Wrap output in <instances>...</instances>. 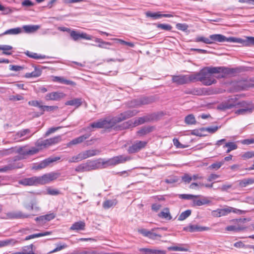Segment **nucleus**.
<instances>
[{
	"instance_id": "17",
	"label": "nucleus",
	"mask_w": 254,
	"mask_h": 254,
	"mask_svg": "<svg viewBox=\"0 0 254 254\" xmlns=\"http://www.w3.org/2000/svg\"><path fill=\"white\" fill-rule=\"evenodd\" d=\"M154 117L153 115H149L142 117H140L134 121V126L144 124L145 122H150L154 119Z\"/></svg>"
},
{
	"instance_id": "2",
	"label": "nucleus",
	"mask_w": 254,
	"mask_h": 254,
	"mask_svg": "<svg viewBox=\"0 0 254 254\" xmlns=\"http://www.w3.org/2000/svg\"><path fill=\"white\" fill-rule=\"evenodd\" d=\"M60 174L57 173H50L46 174L40 177H32L25 178L20 181L19 183L24 186H36L38 185H44L57 179Z\"/></svg>"
},
{
	"instance_id": "50",
	"label": "nucleus",
	"mask_w": 254,
	"mask_h": 254,
	"mask_svg": "<svg viewBox=\"0 0 254 254\" xmlns=\"http://www.w3.org/2000/svg\"><path fill=\"white\" fill-rule=\"evenodd\" d=\"M56 246H57V247L55 249L52 250V251L50 252H49L50 254L54 253L60 251L62 250L63 249H64L67 248V245H66L65 244H57Z\"/></svg>"
},
{
	"instance_id": "35",
	"label": "nucleus",
	"mask_w": 254,
	"mask_h": 254,
	"mask_svg": "<svg viewBox=\"0 0 254 254\" xmlns=\"http://www.w3.org/2000/svg\"><path fill=\"white\" fill-rule=\"evenodd\" d=\"M41 74V71L39 69L37 68L36 67L35 68V70L29 73H26L25 75V77L26 78H31V77H39Z\"/></svg>"
},
{
	"instance_id": "49",
	"label": "nucleus",
	"mask_w": 254,
	"mask_h": 254,
	"mask_svg": "<svg viewBox=\"0 0 254 254\" xmlns=\"http://www.w3.org/2000/svg\"><path fill=\"white\" fill-rule=\"evenodd\" d=\"M152 128L151 127H143L141 129L139 130L137 133L140 135H144L152 131Z\"/></svg>"
},
{
	"instance_id": "55",
	"label": "nucleus",
	"mask_w": 254,
	"mask_h": 254,
	"mask_svg": "<svg viewBox=\"0 0 254 254\" xmlns=\"http://www.w3.org/2000/svg\"><path fill=\"white\" fill-rule=\"evenodd\" d=\"M199 196V195H194L192 194H182L179 195V198L185 199H193V198H197Z\"/></svg>"
},
{
	"instance_id": "40",
	"label": "nucleus",
	"mask_w": 254,
	"mask_h": 254,
	"mask_svg": "<svg viewBox=\"0 0 254 254\" xmlns=\"http://www.w3.org/2000/svg\"><path fill=\"white\" fill-rule=\"evenodd\" d=\"M196 42H203L205 44H212V41H210V38H207L203 36H198L194 40Z\"/></svg>"
},
{
	"instance_id": "38",
	"label": "nucleus",
	"mask_w": 254,
	"mask_h": 254,
	"mask_svg": "<svg viewBox=\"0 0 254 254\" xmlns=\"http://www.w3.org/2000/svg\"><path fill=\"white\" fill-rule=\"evenodd\" d=\"M82 160H84V158L82 153L80 152L77 155L72 156V157L70 158L68 160V161L69 163H76L79 162Z\"/></svg>"
},
{
	"instance_id": "64",
	"label": "nucleus",
	"mask_w": 254,
	"mask_h": 254,
	"mask_svg": "<svg viewBox=\"0 0 254 254\" xmlns=\"http://www.w3.org/2000/svg\"><path fill=\"white\" fill-rule=\"evenodd\" d=\"M176 28L178 30L186 31L188 28V26L186 24L178 23L176 24Z\"/></svg>"
},
{
	"instance_id": "4",
	"label": "nucleus",
	"mask_w": 254,
	"mask_h": 254,
	"mask_svg": "<svg viewBox=\"0 0 254 254\" xmlns=\"http://www.w3.org/2000/svg\"><path fill=\"white\" fill-rule=\"evenodd\" d=\"M101 164L97 161H88L77 166L75 171L77 172H88L100 167Z\"/></svg>"
},
{
	"instance_id": "12",
	"label": "nucleus",
	"mask_w": 254,
	"mask_h": 254,
	"mask_svg": "<svg viewBox=\"0 0 254 254\" xmlns=\"http://www.w3.org/2000/svg\"><path fill=\"white\" fill-rule=\"evenodd\" d=\"M209 228L207 227L200 226L198 225L190 224L188 226L184 228V230L190 233L195 232H201L204 231H208Z\"/></svg>"
},
{
	"instance_id": "21",
	"label": "nucleus",
	"mask_w": 254,
	"mask_h": 254,
	"mask_svg": "<svg viewBox=\"0 0 254 254\" xmlns=\"http://www.w3.org/2000/svg\"><path fill=\"white\" fill-rule=\"evenodd\" d=\"M85 227V223L84 221H80L76 222L74 223L70 227L69 229L70 230H74V231H80L84 230Z\"/></svg>"
},
{
	"instance_id": "7",
	"label": "nucleus",
	"mask_w": 254,
	"mask_h": 254,
	"mask_svg": "<svg viewBox=\"0 0 254 254\" xmlns=\"http://www.w3.org/2000/svg\"><path fill=\"white\" fill-rule=\"evenodd\" d=\"M237 104V103L236 102V97L230 98L226 101L223 102L219 104L217 108L222 111H225L234 107H236Z\"/></svg>"
},
{
	"instance_id": "34",
	"label": "nucleus",
	"mask_w": 254,
	"mask_h": 254,
	"mask_svg": "<svg viewBox=\"0 0 254 254\" xmlns=\"http://www.w3.org/2000/svg\"><path fill=\"white\" fill-rule=\"evenodd\" d=\"M20 167L19 166L16 165L15 163H11L0 168V172H5L7 171L12 170Z\"/></svg>"
},
{
	"instance_id": "10",
	"label": "nucleus",
	"mask_w": 254,
	"mask_h": 254,
	"mask_svg": "<svg viewBox=\"0 0 254 254\" xmlns=\"http://www.w3.org/2000/svg\"><path fill=\"white\" fill-rule=\"evenodd\" d=\"M147 142L144 141H136L127 149L129 153H134L138 152L142 148H144Z\"/></svg>"
},
{
	"instance_id": "43",
	"label": "nucleus",
	"mask_w": 254,
	"mask_h": 254,
	"mask_svg": "<svg viewBox=\"0 0 254 254\" xmlns=\"http://www.w3.org/2000/svg\"><path fill=\"white\" fill-rule=\"evenodd\" d=\"M254 183V179L249 178L244 179L240 182V185L242 187H246L247 186Z\"/></svg>"
},
{
	"instance_id": "14",
	"label": "nucleus",
	"mask_w": 254,
	"mask_h": 254,
	"mask_svg": "<svg viewBox=\"0 0 254 254\" xmlns=\"http://www.w3.org/2000/svg\"><path fill=\"white\" fill-rule=\"evenodd\" d=\"M36 202L34 198L26 196L24 198L23 204L26 209L32 210L34 209V206L36 204Z\"/></svg>"
},
{
	"instance_id": "26",
	"label": "nucleus",
	"mask_w": 254,
	"mask_h": 254,
	"mask_svg": "<svg viewBox=\"0 0 254 254\" xmlns=\"http://www.w3.org/2000/svg\"><path fill=\"white\" fill-rule=\"evenodd\" d=\"M95 41L99 43V44L97 45V46L101 48L109 49V48H108L107 46L112 45V44L111 43L105 42L102 39L98 38H95Z\"/></svg>"
},
{
	"instance_id": "24",
	"label": "nucleus",
	"mask_w": 254,
	"mask_h": 254,
	"mask_svg": "<svg viewBox=\"0 0 254 254\" xmlns=\"http://www.w3.org/2000/svg\"><path fill=\"white\" fill-rule=\"evenodd\" d=\"M81 98H75L69 101H66L65 103V105L73 106L77 108L79 107L82 104Z\"/></svg>"
},
{
	"instance_id": "47",
	"label": "nucleus",
	"mask_w": 254,
	"mask_h": 254,
	"mask_svg": "<svg viewBox=\"0 0 254 254\" xmlns=\"http://www.w3.org/2000/svg\"><path fill=\"white\" fill-rule=\"evenodd\" d=\"M243 229H244V228L239 226L238 225L228 226L226 228V230L228 231L237 232V231L242 230Z\"/></svg>"
},
{
	"instance_id": "63",
	"label": "nucleus",
	"mask_w": 254,
	"mask_h": 254,
	"mask_svg": "<svg viewBox=\"0 0 254 254\" xmlns=\"http://www.w3.org/2000/svg\"><path fill=\"white\" fill-rule=\"evenodd\" d=\"M223 147L229 148L230 150H233L237 148V145L234 142H230L226 143Z\"/></svg>"
},
{
	"instance_id": "37",
	"label": "nucleus",
	"mask_w": 254,
	"mask_h": 254,
	"mask_svg": "<svg viewBox=\"0 0 254 254\" xmlns=\"http://www.w3.org/2000/svg\"><path fill=\"white\" fill-rule=\"evenodd\" d=\"M117 201L116 199L107 200L103 203L104 208L107 209L116 205Z\"/></svg>"
},
{
	"instance_id": "15",
	"label": "nucleus",
	"mask_w": 254,
	"mask_h": 254,
	"mask_svg": "<svg viewBox=\"0 0 254 254\" xmlns=\"http://www.w3.org/2000/svg\"><path fill=\"white\" fill-rule=\"evenodd\" d=\"M31 131L29 129L26 128L21 130L12 135V139L16 141H20L24 140V138L21 139L25 135L30 133Z\"/></svg>"
},
{
	"instance_id": "19",
	"label": "nucleus",
	"mask_w": 254,
	"mask_h": 254,
	"mask_svg": "<svg viewBox=\"0 0 254 254\" xmlns=\"http://www.w3.org/2000/svg\"><path fill=\"white\" fill-rule=\"evenodd\" d=\"M52 80L65 85L75 86V83L71 80H67L62 76H53Z\"/></svg>"
},
{
	"instance_id": "52",
	"label": "nucleus",
	"mask_w": 254,
	"mask_h": 254,
	"mask_svg": "<svg viewBox=\"0 0 254 254\" xmlns=\"http://www.w3.org/2000/svg\"><path fill=\"white\" fill-rule=\"evenodd\" d=\"M112 40L119 42L120 44H121L122 45H127L130 47L132 48L134 46V44L133 43L126 42V41H125L123 40L120 39L114 38V39H112Z\"/></svg>"
},
{
	"instance_id": "36",
	"label": "nucleus",
	"mask_w": 254,
	"mask_h": 254,
	"mask_svg": "<svg viewBox=\"0 0 254 254\" xmlns=\"http://www.w3.org/2000/svg\"><path fill=\"white\" fill-rule=\"evenodd\" d=\"M21 32H22L21 29L19 27H18V28L8 29L7 30L5 31L2 34H1V35H8V34L16 35V34H18L21 33Z\"/></svg>"
},
{
	"instance_id": "48",
	"label": "nucleus",
	"mask_w": 254,
	"mask_h": 254,
	"mask_svg": "<svg viewBox=\"0 0 254 254\" xmlns=\"http://www.w3.org/2000/svg\"><path fill=\"white\" fill-rule=\"evenodd\" d=\"M45 143H46L45 140L39 139L36 142L35 145L36 147H38V149H39L40 150V149H42L43 148H47L46 146V144Z\"/></svg>"
},
{
	"instance_id": "59",
	"label": "nucleus",
	"mask_w": 254,
	"mask_h": 254,
	"mask_svg": "<svg viewBox=\"0 0 254 254\" xmlns=\"http://www.w3.org/2000/svg\"><path fill=\"white\" fill-rule=\"evenodd\" d=\"M13 153V147L7 149L0 151V156H4Z\"/></svg>"
},
{
	"instance_id": "31",
	"label": "nucleus",
	"mask_w": 254,
	"mask_h": 254,
	"mask_svg": "<svg viewBox=\"0 0 254 254\" xmlns=\"http://www.w3.org/2000/svg\"><path fill=\"white\" fill-rule=\"evenodd\" d=\"M196 198H193L192 206H201L209 202L206 198H203L201 199H197Z\"/></svg>"
},
{
	"instance_id": "62",
	"label": "nucleus",
	"mask_w": 254,
	"mask_h": 254,
	"mask_svg": "<svg viewBox=\"0 0 254 254\" xmlns=\"http://www.w3.org/2000/svg\"><path fill=\"white\" fill-rule=\"evenodd\" d=\"M41 102L37 100H32L28 102V104L30 106L34 107H38L41 109L42 105L41 104Z\"/></svg>"
},
{
	"instance_id": "46",
	"label": "nucleus",
	"mask_w": 254,
	"mask_h": 254,
	"mask_svg": "<svg viewBox=\"0 0 254 254\" xmlns=\"http://www.w3.org/2000/svg\"><path fill=\"white\" fill-rule=\"evenodd\" d=\"M139 104L140 105V107L144 105L149 104L152 102V100L148 98V97H143L139 99H138Z\"/></svg>"
},
{
	"instance_id": "25",
	"label": "nucleus",
	"mask_w": 254,
	"mask_h": 254,
	"mask_svg": "<svg viewBox=\"0 0 254 254\" xmlns=\"http://www.w3.org/2000/svg\"><path fill=\"white\" fill-rule=\"evenodd\" d=\"M28 149L26 146H22L18 148H13V153H18L20 155L25 156L27 155Z\"/></svg>"
},
{
	"instance_id": "42",
	"label": "nucleus",
	"mask_w": 254,
	"mask_h": 254,
	"mask_svg": "<svg viewBox=\"0 0 254 254\" xmlns=\"http://www.w3.org/2000/svg\"><path fill=\"white\" fill-rule=\"evenodd\" d=\"M221 127V126H212L207 127H202L200 128L201 131H207L209 133H213L215 132L219 128Z\"/></svg>"
},
{
	"instance_id": "13",
	"label": "nucleus",
	"mask_w": 254,
	"mask_h": 254,
	"mask_svg": "<svg viewBox=\"0 0 254 254\" xmlns=\"http://www.w3.org/2000/svg\"><path fill=\"white\" fill-rule=\"evenodd\" d=\"M64 96V94L63 93L59 92H53L47 94L45 96V99L47 101H58L63 98Z\"/></svg>"
},
{
	"instance_id": "6",
	"label": "nucleus",
	"mask_w": 254,
	"mask_h": 254,
	"mask_svg": "<svg viewBox=\"0 0 254 254\" xmlns=\"http://www.w3.org/2000/svg\"><path fill=\"white\" fill-rule=\"evenodd\" d=\"M138 112L136 110H128L121 114L117 117L113 118L114 122H115V125L118 123L136 115Z\"/></svg>"
},
{
	"instance_id": "30",
	"label": "nucleus",
	"mask_w": 254,
	"mask_h": 254,
	"mask_svg": "<svg viewBox=\"0 0 254 254\" xmlns=\"http://www.w3.org/2000/svg\"><path fill=\"white\" fill-rule=\"evenodd\" d=\"M16 243L17 241L13 239L0 241V248L6 247L9 245H14Z\"/></svg>"
},
{
	"instance_id": "54",
	"label": "nucleus",
	"mask_w": 254,
	"mask_h": 254,
	"mask_svg": "<svg viewBox=\"0 0 254 254\" xmlns=\"http://www.w3.org/2000/svg\"><path fill=\"white\" fill-rule=\"evenodd\" d=\"M254 157V151H248L244 153L242 155V158L244 160H247Z\"/></svg>"
},
{
	"instance_id": "44",
	"label": "nucleus",
	"mask_w": 254,
	"mask_h": 254,
	"mask_svg": "<svg viewBox=\"0 0 254 254\" xmlns=\"http://www.w3.org/2000/svg\"><path fill=\"white\" fill-rule=\"evenodd\" d=\"M191 211L190 209L187 210L183 212L179 216L178 220L183 221L190 216L191 214Z\"/></svg>"
},
{
	"instance_id": "16",
	"label": "nucleus",
	"mask_w": 254,
	"mask_h": 254,
	"mask_svg": "<svg viewBox=\"0 0 254 254\" xmlns=\"http://www.w3.org/2000/svg\"><path fill=\"white\" fill-rule=\"evenodd\" d=\"M90 134H85L83 135L80 136L77 138H75L70 142H69L67 146L68 147H70L71 145H76L83 142L85 139L88 138L90 136Z\"/></svg>"
},
{
	"instance_id": "39",
	"label": "nucleus",
	"mask_w": 254,
	"mask_h": 254,
	"mask_svg": "<svg viewBox=\"0 0 254 254\" xmlns=\"http://www.w3.org/2000/svg\"><path fill=\"white\" fill-rule=\"evenodd\" d=\"M253 108H242L235 111V114L238 115H245L252 113Z\"/></svg>"
},
{
	"instance_id": "3",
	"label": "nucleus",
	"mask_w": 254,
	"mask_h": 254,
	"mask_svg": "<svg viewBox=\"0 0 254 254\" xmlns=\"http://www.w3.org/2000/svg\"><path fill=\"white\" fill-rule=\"evenodd\" d=\"M115 126V122L113 118H107L105 119H101L97 122L91 123L88 127H86L85 130L92 131L91 128H109Z\"/></svg>"
},
{
	"instance_id": "22",
	"label": "nucleus",
	"mask_w": 254,
	"mask_h": 254,
	"mask_svg": "<svg viewBox=\"0 0 254 254\" xmlns=\"http://www.w3.org/2000/svg\"><path fill=\"white\" fill-rule=\"evenodd\" d=\"M61 141V136L60 135L55 136L47 139H45L47 147L58 143Z\"/></svg>"
},
{
	"instance_id": "28",
	"label": "nucleus",
	"mask_w": 254,
	"mask_h": 254,
	"mask_svg": "<svg viewBox=\"0 0 254 254\" xmlns=\"http://www.w3.org/2000/svg\"><path fill=\"white\" fill-rule=\"evenodd\" d=\"M118 164L115 156L102 162V165H104L105 167L111 166H116Z\"/></svg>"
},
{
	"instance_id": "56",
	"label": "nucleus",
	"mask_w": 254,
	"mask_h": 254,
	"mask_svg": "<svg viewBox=\"0 0 254 254\" xmlns=\"http://www.w3.org/2000/svg\"><path fill=\"white\" fill-rule=\"evenodd\" d=\"M129 108H137L140 107L138 99L133 100L128 103Z\"/></svg>"
},
{
	"instance_id": "11",
	"label": "nucleus",
	"mask_w": 254,
	"mask_h": 254,
	"mask_svg": "<svg viewBox=\"0 0 254 254\" xmlns=\"http://www.w3.org/2000/svg\"><path fill=\"white\" fill-rule=\"evenodd\" d=\"M60 157H56L54 158H48L40 162L38 164L35 165L33 169L35 170H40L44 169L49 166L51 163L59 160Z\"/></svg>"
},
{
	"instance_id": "18",
	"label": "nucleus",
	"mask_w": 254,
	"mask_h": 254,
	"mask_svg": "<svg viewBox=\"0 0 254 254\" xmlns=\"http://www.w3.org/2000/svg\"><path fill=\"white\" fill-rule=\"evenodd\" d=\"M29 215L23 214L21 211L10 212L6 213V216L9 219L28 218Z\"/></svg>"
},
{
	"instance_id": "20",
	"label": "nucleus",
	"mask_w": 254,
	"mask_h": 254,
	"mask_svg": "<svg viewBox=\"0 0 254 254\" xmlns=\"http://www.w3.org/2000/svg\"><path fill=\"white\" fill-rule=\"evenodd\" d=\"M100 152L101 151L98 149H90L81 152L84 159L97 155L99 154Z\"/></svg>"
},
{
	"instance_id": "57",
	"label": "nucleus",
	"mask_w": 254,
	"mask_h": 254,
	"mask_svg": "<svg viewBox=\"0 0 254 254\" xmlns=\"http://www.w3.org/2000/svg\"><path fill=\"white\" fill-rule=\"evenodd\" d=\"M223 162H218L211 164L209 166V168L211 169H215L216 170L219 169L223 164Z\"/></svg>"
},
{
	"instance_id": "45",
	"label": "nucleus",
	"mask_w": 254,
	"mask_h": 254,
	"mask_svg": "<svg viewBox=\"0 0 254 254\" xmlns=\"http://www.w3.org/2000/svg\"><path fill=\"white\" fill-rule=\"evenodd\" d=\"M12 49V46L9 45H0V50H2V54L6 55H10L11 52L8 51L11 50Z\"/></svg>"
},
{
	"instance_id": "29",
	"label": "nucleus",
	"mask_w": 254,
	"mask_h": 254,
	"mask_svg": "<svg viewBox=\"0 0 254 254\" xmlns=\"http://www.w3.org/2000/svg\"><path fill=\"white\" fill-rule=\"evenodd\" d=\"M51 234H52L51 232H43V233H38V234H32V235H31L27 236L25 238L24 240L25 241H27V240H30L31 239H34V238H38V237H43V236H45L49 235H51Z\"/></svg>"
},
{
	"instance_id": "23",
	"label": "nucleus",
	"mask_w": 254,
	"mask_h": 254,
	"mask_svg": "<svg viewBox=\"0 0 254 254\" xmlns=\"http://www.w3.org/2000/svg\"><path fill=\"white\" fill-rule=\"evenodd\" d=\"M23 29L26 33H30L36 31L40 28V26L37 25H24Z\"/></svg>"
},
{
	"instance_id": "58",
	"label": "nucleus",
	"mask_w": 254,
	"mask_h": 254,
	"mask_svg": "<svg viewBox=\"0 0 254 254\" xmlns=\"http://www.w3.org/2000/svg\"><path fill=\"white\" fill-rule=\"evenodd\" d=\"M62 127H51V128H49L45 133V135H44L45 137L48 136L49 135H50V134H51L52 133H54V132H55L56 131L58 130V129L61 128Z\"/></svg>"
},
{
	"instance_id": "51",
	"label": "nucleus",
	"mask_w": 254,
	"mask_h": 254,
	"mask_svg": "<svg viewBox=\"0 0 254 254\" xmlns=\"http://www.w3.org/2000/svg\"><path fill=\"white\" fill-rule=\"evenodd\" d=\"M185 122L189 125L194 124L195 123V119L193 115H189L185 118Z\"/></svg>"
},
{
	"instance_id": "5",
	"label": "nucleus",
	"mask_w": 254,
	"mask_h": 254,
	"mask_svg": "<svg viewBox=\"0 0 254 254\" xmlns=\"http://www.w3.org/2000/svg\"><path fill=\"white\" fill-rule=\"evenodd\" d=\"M232 212L234 213H238L239 214H241L244 212V211L241 210L230 206H226V207L222 209H217L216 210H213L211 212V214L213 217H220L225 216Z\"/></svg>"
},
{
	"instance_id": "41",
	"label": "nucleus",
	"mask_w": 254,
	"mask_h": 254,
	"mask_svg": "<svg viewBox=\"0 0 254 254\" xmlns=\"http://www.w3.org/2000/svg\"><path fill=\"white\" fill-rule=\"evenodd\" d=\"M25 54L29 57L34 59H43L45 58V56L39 55L37 53L31 52L28 51L25 52Z\"/></svg>"
},
{
	"instance_id": "8",
	"label": "nucleus",
	"mask_w": 254,
	"mask_h": 254,
	"mask_svg": "<svg viewBox=\"0 0 254 254\" xmlns=\"http://www.w3.org/2000/svg\"><path fill=\"white\" fill-rule=\"evenodd\" d=\"M210 41H212V44L214 42H236V39L233 37L227 38L221 34H213L209 36Z\"/></svg>"
},
{
	"instance_id": "9",
	"label": "nucleus",
	"mask_w": 254,
	"mask_h": 254,
	"mask_svg": "<svg viewBox=\"0 0 254 254\" xmlns=\"http://www.w3.org/2000/svg\"><path fill=\"white\" fill-rule=\"evenodd\" d=\"M70 36L73 40L76 41L80 39H83L85 40H90L93 38L91 35H88L86 33H80L75 30H71L70 31Z\"/></svg>"
},
{
	"instance_id": "32",
	"label": "nucleus",
	"mask_w": 254,
	"mask_h": 254,
	"mask_svg": "<svg viewBox=\"0 0 254 254\" xmlns=\"http://www.w3.org/2000/svg\"><path fill=\"white\" fill-rule=\"evenodd\" d=\"M118 162V164L124 163L131 159V158L129 156H126L125 155H121L115 156Z\"/></svg>"
},
{
	"instance_id": "1",
	"label": "nucleus",
	"mask_w": 254,
	"mask_h": 254,
	"mask_svg": "<svg viewBox=\"0 0 254 254\" xmlns=\"http://www.w3.org/2000/svg\"><path fill=\"white\" fill-rule=\"evenodd\" d=\"M234 72V69L224 66H206L199 72L191 75H180L173 76L172 81L177 84H184L190 82L199 81L206 86H209L216 82V79L211 75L212 74L221 73L218 78H223L227 75Z\"/></svg>"
},
{
	"instance_id": "53",
	"label": "nucleus",
	"mask_w": 254,
	"mask_h": 254,
	"mask_svg": "<svg viewBox=\"0 0 254 254\" xmlns=\"http://www.w3.org/2000/svg\"><path fill=\"white\" fill-rule=\"evenodd\" d=\"M58 106H49L42 105V106L41 107V109L43 110V112H44V111L50 112V111L57 110V109H58Z\"/></svg>"
},
{
	"instance_id": "61",
	"label": "nucleus",
	"mask_w": 254,
	"mask_h": 254,
	"mask_svg": "<svg viewBox=\"0 0 254 254\" xmlns=\"http://www.w3.org/2000/svg\"><path fill=\"white\" fill-rule=\"evenodd\" d=\"M39 151V149L36 147H33L30 149H28L27 155L30 156L37 153Z\"/></svg>"
},
{
	"instance_id": "27",
	"label": "nucleus",
	"mask_w": 254,
	"mask_h": 254,
	"mask_svg": "<svg viewBox=\"0 0 254 254\" xmlns=\"http://www.w3.org/2000/svg\"><path fill=\"white\" fill-rule=\"evenodd\" d=\"M159 217L166 219L167 220H171L172 216L170 215L169 209L168 208H164L159 214Z\"/></svg>"
},
{
	"instance_id": "33",
	"label": "nucleus",
	"mask_w": 254,
	"mask_h": 254,
	"mask_svg": "<svg viewBox=\"0 0 254 254\" xmlns=\"http://www.w3.org/2000/svg\"><path fill=\"white\" fill-rule=\"evenodd\" d=\"M236 102L237 104L236 107H241L242 108H253V106L250 102H247L245 101L239 102L237 99L236 98Z\"/></svg>"
},
{
	"instance_id": "60",
	"label": "nucleus",
	"mask_w": 254,
	"mask_h": 254,
	"mask_svg": "<svg viewBox=\"0 0 254 254\" xmlns=\"http://www.w3.org/2000/svg\"><path fill=\"white\" fill-rule=\"evenodd\" d=\"M157 27L166 31H170L172 28L170 25L166 24H159Z\"/></svg>"
}]
</instances>
